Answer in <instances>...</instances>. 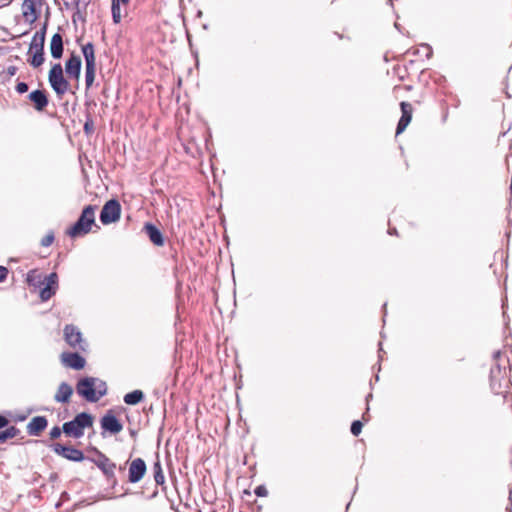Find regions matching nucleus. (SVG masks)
<instances>
[{
  "label": "nucleus",
  "instance_id": "obj_1",
  "mask_svg": "<svg viewBox=\"0 0 512 512\" xmlns=\"http://www.w3.org/2000/svg\"><path fill=\"white\" fill-rule=\"evenodd\" d=\"M26 281L29 286H33L35 288L42 287L40 289L39 297L43 302L51 299L56 294L59 287L58 275L56 272H52L43 278L36 269H33L27 273Z\"/></svg>",
  "mask_w": 512,
  "mask_h": 512
},
{
  "label": "nucleus",
  "instance_id": "obj_2",
  "mask_svg": "<svg viewBox=\"0 0 512 512\" xmlns=\"http://www.w3.org/2000/svg\"><path fill=\"white\" fill-rule=\"evenodd\" d=\"M107 391L106 382L97 377L86 376L80 378L76 384L77 394L90 403L98 402Z\"/></svg>",
  "mask_w": 512,
  "mask_h": 512
},
{
  "label": "nucleus",
  "instance_id": "obj_3",
  "mask_svg": "<svg viewBox=\"0 0 512 512\" xmlns=\"http://www.w3.org/2000/svg\"><path fill=\"white\" fill-rule=\"evenodd\" d=\"M94 417L87 412L77 414L71 421L62 425L63 433L67 437L79 439L84 435L86 428L93 426Z\"/></svg>",
  "mask_w": 512,
  "mask_h": 512
},
{
  "label": "nucleus",
  "instance_id": "obj_4",
  "mask_svg": "<svg viewBox=\"0 0 512 512\" xmlns=\"http://www.w3.org/2000/svg\"><path fill=\"white\" fill-rule=\"evenodd\" d=\"M95 210L94 205L86 206L78 220L67 230V234L72 238L88 234L95 223Z\"/></svg>",
  "mask_w": 512,
  "mask_h": 512
},
{
  "label": "nucleus",
  "instance_id": "obj_5",
  "mask_svg": "<svg viewBox=\"0 0 512 512\" xmlns=\"http://www.w3.org/2000/svg\"><path fill=\"white\" fill-rule=\"evenodd\" d=\"M490 386L494 394L502 395L506 398L510 394L512 384L500 367L496 366V368L491 370Z\"/></svg>",
  "mask_w": 512,
  "mask_h": 512
},
{
  "label": "nucleus",
  "instance_id": "obj_6",
  "mask_svg": "<svg viewBox=\"0 0 512 512\" xmlns=\"http://www.w3.org/2000/svg\"><path fill=\"white\" fill-rule=\"evenodd\" d=\"M49 83L58 96L64 95L69 90V82L63 75V68L60 63H55L48 75Z\"/></svg>",
  "mask_w": 512,
  "mask_h": 512
},
{
  "label": "nucleus",
  "instance_id": "obj_7",
  "mask_svg": "<svg viewBox=\"0 0 512 512\" xmlns=\"http://www.w3.org/2000/svg\"><path fill=\"white\" fill-rule=\"evenodd\" d=\"M82 53L85 59V85L90 88L95 79L96 63L94 45L91 42L82 46Z\"/></svg>",
  "mask_w": 512,
  "mask_h": 512
},
{
  "label": "nucleus",
  "instance_id": "obj_8",
  "mask_svg": "<svg viewBox=\"0 0 512 512\" xmlns=\"http://www.w3.org/2000/svg\"><path fill=\"white\" fill-rule=\"evenodd\" d=\"M48 447L58 456L63 457L66 460L72 462H82L87 460L82 450L77 449L73 446L63 445L59 442H53Z\"/></svg>",
  "mask_w": 512,
  "mask_h": 512
},
{
  "label": "nucleus",
  "instance_id": "obj_9",
  "mask_svg": "<svg viewBox=\"0 0 512 512\" xmlns=\"http://www.w3.org/2000/svg\"><path fill=\"white\" fill-rule=\"evenodd\" d=\"M121 214V206L115 199H111L105 203L100 212V221L103 225H108L119 220Z\"/></svg>",
  "mask_w": 512,
  "mask_h": 512
},
{
  "label": "nucleus",
  "instance_id": "obj_10",
  "mask_svg": "<svg viewBox=\"0 0 512 512\" xmlns=\"http://www.w3.org/2000/svg\"><path fill=\"white\" fill-rule=\"evenodd\" d=\"M93 451L96 453V457H88L87 460L94 463L103 472V474L107 477L108 480L114 478V470L116 468V465L113 462H111V460L106 455H104L96 448H93Z\"/></svg>",
  "mask_w": 512,
  "mask_h": 512
},
{
  "label": "nucleus",
  "instance_id": "obj_11",
  "mask_svg": "<svg viewBox=\"0 0 512 512\" xmlns=\"http://www.w3.org/2000/svg\"><path fill=\"white\" fill-rule=\"evenodd\" d=\"M64 338L69 346L81 351L86 350V342L82 338V333L74 325H66L64 328Z\"/></svg>",
  "mask_w": 512,
  "mask_h": 512
},
{
  "label": "nucleus",
  "instance_id": "obj_12",
  "mask_svg": "<svg viewBox=\"0 0 512 512\" xmlns=\"http://www.w3.org/2000/svg\"><path fill=\"white\" fill-rule=\"evenodd\" d=\"M100 424L102 428V436L104 437L106 433L115 435L123 429L122 423L111 411L107 412L101 418Z\"/></svg>",
  "mask_w": 512,
  "mask_h": 512
},
{
  "label": "nucleus",
  "instance_id": "obj_13",
  "mask_svg": "<svg viewBox=\"0 0 512 512\" xmlns=\"http://www.w3.org/2000/svg\"><path fill=\"white\" fill-rule=\"evenodd\" d=\"M400 108L402 115L396 128V134H401L407 128L412 120V114L414 111L412 104L405 101L400 103Z\"/></svg>",
  "mask_w": 512,
  "mask_h": 512
},
{
  "label": "nucleus",
  "instance_id": "obj_14",
  "mask_svg": "<svg viewBox=\"0 0 512 512\" xmlns=\"http://www.w3.org/2000/svg\"><path fill=\"white\" fill-rule=\"evenodd\" d=\"M82 61L79 55L71 53L65 63V72L68 77L78 80L81 73Z\"/></svg>",
  "mask_w": 512,
  "mask_h": 512
},
{
  "label": "nucleus",
  "instance_id": "obj_15",
  "mask_svg": "<svg viewBox=\"0 0 512 512\" xmlns=\"http://www.w3.org/2000/svg\"><path fill=\"white\" fill-rule=\"evenodd\" d=\"M62 363L72 369L80 370L83 369L86 361L77 352H64L61 354Z\"/></svg>",
  "mask_w": 512,
  "mask_h": 512
},
{
  "label": "nucleus",
  "instance_id": "obj_16",
  "mask_svg": "<svg viewBox=\"0 0 512 512\" xmlns=\"http://www.w3.org/2000/svg\"><path fill=\"white\" fill-rule=\"evenodd\" d=\"M48 420L45 416H35L26 426V431L29 436H40L41 433L47 428Z\"/></svg>",
  "mask_w": 512,
  "mask_h": 512
},
{
  "label": "nucleus",
  "instance_id": "obj_17",
  "mask_svg": "<svg viewBox=\"0 0 512 512\" xmlns=\"http://www.w3.org/2000/svg\"><path fill=\"white\" fill-rule=\"evenodd\" d=\"M146 473V464L143 459L136 458L130 463V482L140 481Z\"/></svg>",
  "mask_w": 512,
  "mask_h": 512
},
{
  "label": "nucleus",
  "instance_id": "obj_18",
  "mask_svg": "<svg viewBox=\"0 0 512 512\" xmlns=\"http://www.w3.org/2000/svg\"><path fill=\"white\" fill-rule=\"evenodd\" d=\"M40 0H24L22 4V14L25 20L29 23H34L38 17L36 5Z\"/></svg>",
  "mask_w": 512,
  "mask_h": 512
},
{
  "label": "nucleus",
  "instance_id": "obj_19",
  "mask_svg": "<svg viewBox=\"0 0 512 512\" xmlns=\"http://www.w3.org/2000/svg\"><path fill=\"white\" fill-rule=\"evenodd\" d=\"M28 99L33 103L37 111H43L49 103L45 90H34L28 95Z\"/></svg>",
  "mask_w": 512,
  "mask_h": 512
},
{
  "label": "nucleus",
  "instance_id": "obj_20",
  "mask_svg": "<svg viewBox=\"0 0 512 512\" xmlns=\"http://www.w3.org/2000/svg\"><path fill=\"white\" fill-rule=\"evenodd\" d=\"M143 230L149 237L150 241L158 247H161L164 245V238L161 233V231L153 224L146 223L143 227Z\"/></svg>",
  "mask_w": 512,
  "mask_h": 512
},
{
  "label": "nucleus",
  "instance_id": "obj_21",
  "mask_svg": "<svg viewBox=\"0 0 512 512\" xmlns=\"http://www.w3.org/2000/svg\"><path fill=\"white\" fill-rule=\"evenodd\" d=\"M73 394V388L67 382H61L58 386L57 392L54 395V400L58 403H68Z\"/></svg>",
  "mask_w": 512,
  "mask_h": 512
},
{
  "label": "nucleus",
  "instance_id": "obj_22",
  "mask_svg": "<svg viewBox=\"0 0 512 512\" xmlns=\"http://www.w3.org/2000/svg\"><path fill=\"white\" fill-rule=\"evenodd\" d=\"M64 45L63 37L60 33H55L50 42V52L54 59H60L63 55Z\"/></svg>",
  "mask_w": 512,
  "mask_h": 512
},
{
  "label": "nucleus",
  "instance_id": "obj_23",
  "mask_svg": "<svg viewBox=\"0 0 512 512\" xmlns=\"http://www.w3.org/2000/svg\"><path fill=\"white\" fill-rule=\"evenodd\" d=\"M120 4H123L124 7H126L128 5V0H112L111 12L112 19L115 24L120 23L122 18ZM125 14H127V8H125Z\"/></svg>",
  "mask_w": 512,
  "mask_h": 512
},
{
  "label": "nucleus",
  "instance_id": "obj_24",
  "mask_svg": "<svg viewBox=\"0 0 512 512\" xmlns=\"http://www.w3.org/2000/svg\"><path fill=\"white\" fill-rule=\"evenodd\" d=\"M21 431L14 425L5 427V430L0 431V444L5 443L8 439L20 436Z\"/></svg>",
  "mask_w": 512,
  "mask_h": 512
},
{
  "label": "nucleus",
  "instance_id": "obj_25",
  "mask_svg": "<svg viewBox=\"0 0 512 512\" xmlns=\"http://www.w3.org/2000/svg\"><path fill=\"white\" fill-rule=\"evenodd\" d=\"M153 477L157 485H163L165 483V476L158 455L156 457V461L153 464Z\"/></svg>",
  "mask_w": 512,
  "mask_h": 512
},
{
  "label": "nucleus",
  "instance_id": "obj_26",
  "mask_svg": "<svg viewBox=\"0 0 512 512\" xmlns=\"http://www.w3.org/2000/svg\"><path fill=\"white\" fill-rule=\"evenodd\" d=\"M44 47L40 46L38 52H32V57L28 60L29 64L37 68L44 63Z\"/></svg>",
  "mask_w": 512,
  "mask_h": 512
},
{
  "label": "nucleus",
  "instance_id": "obj_27",
  "mask_svg": "<svg viewBox=\"0 0 512 512\" xmlns=\"http://www.w3.org/2000/svg\"><path fill=\"white\" fill-rule=\"evenodd\" d=\"M46 29H47V23H45L43 25V27L34 34L31 42L41 43V46L44 47L45 36H46Z\"/></svg>",
  "mask_w": 512,
  "mask_h": 512
},
{
  "label": "nucleus",
  "instance_id": "obj_28",
  "mask_svg": "<svg viewBox=\"0 0 512 512\" xmlns=\"http://www.w3.org/2000/svg\"><path fill=\"white\" fill-rule=\"evenodd\" d=\"M144 398V394L141 390H134L130 392V405H135L142 401Z\"/></svg>",
  "mask_w": 512,
  "mask_h": 512
},
{
  "label": "nucleus",
  "instance_id": "obj_29",
  "mask_svg": "<svg viewBox=\"0 0 512 512\" xmlns=\"http://www.w3.org/2000/svg\"><path fill=\"white\" fill-rule=\"evenodd\" d=\"M84 132L86 135H91L94 132V121L90 116L87 117L84 123Z\"/></svg>",
  "mask_w": 512,
  "mask_h": 512
},
{
  "label": "nucleus",
  "instance_id": "obj_30",
  "mask_svg": "<svg viewBox=\"0 0 512 512\" xmlns=\"http://www.w3.org/2000/svg\"><path fill=\"white\" fill-rule=\"evenodd\" d=\"M362 427H363V424L361 421H359V420L354 421L351 425V433L354 436H358L362 431Z\"/></svg>",
  "mask_w": 512,
  "mask_h": 512
},
{
  "label": "nucleus",
  "instance_id": "obj_31",
  "mask_svg": "<svg viewBox=\"0 0 512 512\" xmlns=\"http://www.w3.org/2000/svg\"><path fill=\"white\" fill-rule=\"evenodd\" d=\"M62 433H63L62 427L54 426L49 432L50 439L56 440L61 436Z\"/></svg>",
  "mask_w": 512,
  "mask_h": 512
},
{
  "label": "nucleus",
  "instance_id": "obj_32",
  "mask_svg": "<svg viewBox=\"0 0 512 512\" xmlns=\"http://www.w3.org/2000/svg\"><path fill=\"white\" fill-rule=\"evenodd\" d=\"M54 239V233L49 232L45 237L42 238L41 245L44 247H49L50 245H52Z\"/></svg>",
  "mask_w": 512,
  "mask_h": 512
},
{
  "label": "nucleus",
  "instance_id": "obj_33",
  "mask_svg": "<svg viewBox=\"0 0 512 512\" xmlns=\"http://www.w3.org/2000/svg\"><path fill=\"white\" fill-rule=\"evenodd\" d=\"M255 494L259 497H265L268 494V490L265 486L259 485L255 488Z\"/></svg>",
  "mask_w": 512,
  "mask_h": 512
},
{
  "label": "nucleus",
  "instance_id": "obj_34",
  "mask_svg": "<svg viewBox=\"0 0 512 512\" xmlns=\"http://www.w3.org/2000/svg\"><path fill=\"white\" fill-rule=\"evenodd\" d=\"M15 89L19 94L26 93L28 91V84L25 82H19L17 83Z\"/></svg>",
  "mask_w": 512,
  "mask_h": 512
},
{
  "label": "nucleus",
  "instance_id": "obj_35",
  "mask_svg": "<svg viewBox=\"0 0 512 512\" xmlns=\"http://www.w3.org/2000/svg\"><path fill=\"white\" fill-rule=\"evenodd\" d=\"M8 274H9L8 268L0 265V283H3L6 281Z\"/></svg>",
  "mask_w": 512,
  "mask_h": 512
},
{
  "label": "nucleus",
  "instance_id": "obj_36",
  "mask_svg": "<svg viewBox=\"0 0 512 512\" xmlns=\"http://www.w3.org/2000/svg\"><path fill=\"white\" fill-rule=\"evenodd\" d=\"M41 43H30L28 54H31L32 52H38L40 50Z\"/></svg>",
  "mask_w": 512,
  "mask_h": 512
},
{
  "label": "nucleus",
  "instance_id": "obj_37",
  "mask_svg": "<svg viewBox=\"0 0 512 512\" xmlns=\"http://www.w3.org/2000/svg\"><path fill=\"white\" fill-rule=\"evenodd\" d=\"M9 424V420L4 415L0 414V430L7 427Z\"/></svg>",
  "mask_w": 512,
  "mask_h": 512
},
{
  "label": "nucleus",
  "instance_id": "obj_38",
  "mask_svg": "<svg viewBox=\"0 0 512 512\" xmlns=\"http://www.w3.org/2000/svg\"><path fill=\"white\" fill-rule=\"evenodd\" d=\"M17 68L15 66H10L7 69L9 75H14L16 73Z\"/></svg>",
  "mask_w": 512,
  "mask_h": 512
},
{
  "label": "nucleus",
  "instance_id": "obj_39",
  "mask_svg": "<svg viewBox=\"0 0 512 512\" xmlns=\"http://www.w3.org/2000/svg\"><path fill=\"white\" fill-rule=\"evenodd\" d=\"M25 419H26V416H25V415H20V416H17L15 420H16V421H19V422H22V421H24Z\"/></svg>",
  "mask_w": 512,
  "mask_h": 512
},
{
  "label": "nucleus",
  "instance_id": "obj_40",
  "mask_svg": "<svg viewBox=\"0 0 512 512\" xmlns=\"http://www.w3.org/2000/svg\"><path fill=\"white\" fill-rule=\"evenodd\" d=\"M128 400H129V397H128V393H126L124 396H123V401L125 404H128Z\"/></svg>",
  "mask_w": 512,
  "mask_h": 512
}]
</instances>
